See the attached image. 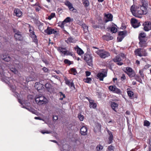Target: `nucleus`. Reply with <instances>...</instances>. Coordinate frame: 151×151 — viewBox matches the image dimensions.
<instances>
[{"mask_svg":"<svg viewBox=\"0 0 151 151\" xmlns=\"http://www.w3.org/2000/svg\"><path fill=\"white\" fill-rule=\"evenodd\" d=\"M130 9L133 15L140 18H142V15L145 14L147 12V8L141 5L137 6L133 5L131 6Z\"/></svg>","mask_w":151,"mask_h":151,"instance_id":"1","label":"nucleus"},{"mask_svg":"<svg viewBox=\"0 0 151 151\" xmlns=\"http://www.w3.org/2000/svg\"><path fill=\"white\" fill-rule=\"evenodd\" d=\"M0 74L1 77H2L1 80L2 81L5 82L6 83H7L11 88V90L13 92H14L16 90V87L15 86H11L10 85V78L7 77H6L5 73H4L3 69L1 68H0Z\"/></svg>","mask_w":151,"mask_h":151,"instance_id":"2","label":"nucleus"},{"mask_svg":"<svg viewBox=\"0 0 151 151\" xmlns=\"http://www.w3.org/2000/svg\"><path fill=\"white\" fill-rule=\"evenodd\" d=\"M35 101L36 103L39 105L45 104L47 103V99L41 94H40L36 96Z\"/></svg>","mask_w":151,"mask_h":151,"instance_id":"3","label":"nucleus"},{"mask_svg":"<svg viewBox=\"0 0 151 151\" xmlns=\"http://www.w3.org/2000/svg\"><path fill=\"white\" fill-rule=\"evenodd\" d=\"M96 53L102 58H105L110 55V53L104 50H99L96 52Z\"/></svg>","mask_w":151,"mask_h":151,"instance_id":"4","label":"nucleus"},{"mask_svg":"<svg viewBox=\"0 0 151 151\" xmlns=\"http://www.w3.org/2000/svg\"><path fill=\"white\" fill-rule=\"evenodd\" d=\"M134 54L136 56H138L140 57L142 56H145L147 55V53L146 52V50L144 49L138 48L136 49L134 51Z\"/></svg>","mask_w":151,"mask_h":151,"instance_id":"5","label":"nucleus"},{"mask_svg":"<svg viewBox=\"0 0 151 151\" xmlns=\"http://www.w3.org/2000/svg\"><path fill=\"white\" fill-rule=\"evenodd\" d=\"M83 59L86 62L88 65L90 66H92V57L91 55L87 53L85 54Z\"/></svg>","mask_w":151,"mask_h":151,"instance_id":"6","label":"nucleus"},{"mask_svg":"<svg viewBox=\"0 0 151 151\" xmlns=\"http://www.w3.org/2000/svg\"><path fill=\"white\" fill-rule=\"evenodd\" d=\"M109 89L110 91H112L113 93L119 95L122 94L121 90L117 88L115 86H109Z\"/></svg>","mask_w":151,"mask_h":151,"instance_id":"7","label":"nucleus"},{"mask_svg":"<svg viewBox=\"0 0 151 151\" xmlns=\"http://www.w3.org/2000/svg\"><path fill=\"white\" fill-rule=\"evenodd\" d=\"M107 75V72L104 70L102 72L99 73L97 75V77L101 81H103L104 78L106 77Z\"/></svg>","mask_w":151,"mask_h":151,"instance_id":"8","label":"nucleus"},{"mask_svg":"<svg viewBox=\"0 0 151 151\" xmlns=\"http://www.w3.org/2000/svg\"><path fill=\"white\" fill-rule=\"evenodd\" d=\"M131 23L132 26L134 28L138 27L140 25V22L137 19L134 18L131 19Z\"/></svg>","mask_w":151,"mask_h":151,"instance_id":"9","label":"nucleus"},{"mask_svg":"<svg viewBox=\"0 0 151 151\" xmlns=\"http://www.w3.org/2000/svg\"><path fill=\"white\" fill-rule=\"evenodd\" d=\"M44 32L47 35H50L52 34H55L57 31L51 27H48L47 29L45 30Z\"/></svg>","mask_w":151,"mask_h":151,"instance_id":"10","label":"nucleus"},{"mask_svg":"<svg viewBox=\"0 0 151 151\" xmlns=\"http://www.w3.org/2000/svg\"><path fill=\"white\" fill-rule=\"evenodd\" d=\"M126 32L124 31H120L118 33V36L117 38V40L119 42H121L125 37Z\"/></svg>","mask_w":151,"mask_h":151,"instance_id":"11","label":"nucleus"},{"mask_svg":"<svg viewBox=\"0 0 151 151\" xmlns=\"http://www.w3.org/2000/svg\"><path fill=\"white\" fill-rule=\"evenodd\" d=\"M144 29L146 31H148L151 30V22H145L144 24Z\"/></svg>","mask_w":151,"mask_h":151,"instance_id":"12","label":"nucleus"},{"mask_svg":"<svg viewBox=\"0 0 151 151\" xmlns=\"http://www.w3.org/2000/svg\"><path fill=\"white\" fill-rule=\"evenodd\" d=\"M113 61L115 62H117V64L119 65H121L123 64L122 62V59L119 56L117 55L113 59Z\"/></svg>","mask_w":151,"mask_h":151,"instance_id":"13","label":"nucleus"},{"mask_svg":"<svg viewBox=\"0 0 151 151\" xmlns=\"http://www.w3.org/2000/svg\"><path fill=\"white\" fill-rule=\"evenodd\" d=\"M14 32H15L14 37L16 40H22L21 33L20 32L18 31L16 32L15 30H14Z\"/></svg>","mask_w":151,"mask_h":151,"instance_id":"14","label":"nucleus"},{"mask_svg":"<svg viewBox=\"0 0 151 151\" xmlns=\"http://www.w3.org/2000/svg\"><path fill=\"white\" fill-rule=\"evenodd\" d=\"M102 37L104 39L107 41L112 40L113 39V36L111 35L109 33H106V35L103 36Z\"/></svg>","mask_w":151,"mask_h":151,"instance_id":"15","label":"nucleus"},{"mask_svg":"<svg viewBox=\"0 0 151 151\" xmlns=\"http://www.w3.org/2000/svg\"><path fill=\"white\" fill-rule=\"evenodd\" d=\"M64 80L66 85L69 86L70 88L73 87L74 88L75 87L74 83L73 81H72V80H70L68 79L66 77L64 78Z\"/></svg>","mask_w":151,"mask_h":151,"instance_id":"16","label":"nucleus"},{"mask_svg":"<svg viewBox=\"0 0 151 151\" xmlns=\"http://www.w3.org/2000/svg\"><path fill=\"white\" fill-rule=\"evenodd\" d=\"M86 99H88L89 102V106L90 108L95 109L96 108L97 105L95 103L94 101L90 99H89L88 98L86 97Z\"/></svg>","mask_w":151,"mask_h":151,"instance_id":"17","label":"nucleus"},{"mask_svg":"<svg viewBox=\"0 0 151 151\" xmlns=\"http://www.w3.org/2000/svg\"><path fill=\"white\" fill-rule=\"evenodd\" d=\"M57 50L60 53L61 55L65 56V52L66 49L65 48L62 47H58L57 48Z\"/></svg>","mask_w":151,"mask_h":151,"instance_id":"18","label":"nucleus"},{"mask_svg":"<svg viewBox=\"0 0 151 151\" xmlns=\"http://www.w3.org/2000/svg\"><path fill=\"white\" fill-rule=\"evenodd\" d=\"M87 131L86 127L85 126H83L80 130L81 133L82 135H86L87 134Z\"/></svg>","mask_w":151,"mask_h":151,"instance_id":"19","label":"nucleus"},{"mask_svg":"<svg viewBox=\"0 0 151 151\" xmlns=\"http://www.w3.org/2000/svg\"><path fill=\"white\" fill-rule=\"evenodd\" d=\"M108 133L109 135V137L108 143L110 144L112 142V140L113 139V136L112 132L109 130H107Z\"/></svg>","mask_w":151,"mask_h":151,"instance_id":"20","label":"nucleus"},{"mask_svg":"<svg viewBox=\"0 0 151 151\" xmlns=\"http://www.w3.org/2000/svg\"><path fill=\"white\" fill-rule=\"evenodd\" d=\"M75 50L77 52V53L79 55H81L84 54L83 51L78 46H77L75 47Z\"/></svg>","mask_w":151,"mask_h":151,"instance_id":"21","label":"nucleus"},{"mask_svg":"<svg viewBox=\"0 0 151 151\" xmlns=\"http://www.w3.org/2000/svg\"><path fill=\"white\" fill-rule=\"evenodd\" d=\"M105 16L106 18L105 21V22L106 23L109 21H112L113 16L111 14H106Z\"/></svg>","mask_w":151,"mask_h":151,"instance_id":"22","label":"nucleus"},{"mask_svg":"<svg viewBox=\"0 0 151 151\" xmlns=\"http://www.w3.org/2000/svg\"><path fill=\"white\" fill-rule=\"evenodd\" d=\"M111 106L112 109L116 112V109H117L118 106V104L115 102H111Z\"/></svg>","mask_w":151,"mask_h":151,"instance_id":"23","label":"nucleus"},{"mask_svg":"<svg viewBox=\"0 0 151 151\" xmlns=\"http://www.w3.org/2000/svg\"><path fill=\"white\" fill-rule=\"evenodd\" d=\"M14 12L17 17H20L22 14V12L18 9H15L14 10Z\"/></svg>","mask_w":151,"mask_h":151,"instance_id":"24","label":"nucleus"},{"mask_svg":"<svg viewBox=\"0 0 151 151\" xmlns=\"http://www.w3.org/2000/svg\"><path fill=\"white\" fill-rule=\"evenodd\" d=\"M127 74L129 77L132 78L134 77L135 78V79L137 80V75L135 76L136 73L134 71L130 73H127Z\"/></svg>","mask_w":151,"mask_h":151,"instance_id":"25","label":"nucleus"},{"mask_svg":"<svg viewBox=\"0 0 151 151\" xmlns=\"http://www.w3.org/2000/svg\"><path fill=\"white\" fill-rule=\"evenodd\" d=\"M2 58L4 61L7 62L9 61L10 60V58L9 56L6 55H3L2 57Z\"/></svg>","mask_w":151,"mask_h":151,"instance_id":"26","label":"nucleus"},{"mask_svg":"<svg viewBox=\"0 0 151 151\" xmlns=\"http://www.w3.org/2000/svg\"><path fill=\"white\" fill-rule=\"evenodd\" d=\"M101 129V125L99 124H97L95 127L94 129V130L95 132L97 131H100Z\"/></svg>","mask_w":151,"mask_h":151,"instance_id":"27","label":"nucleus"},{"mask_svg":"<svg viewBox=\"0 0 151 151\" xmlns=\"http://www.w3.org/2000/svg\"><path fill=\"white\" fill-rule=\"evenodd\" d=\"M142 6L147 8L148 5V1L147 0H142Z\"/></svg>","mask_w":151,"mask_h":151,"instance_id":"28","label":"nucleus"},{"mask_svg":"<svg viewBox=\"0 0 151 151\" xmlns=\"http://www.w3.org/2000/svg\"><path fill=\"white\" fill-rule=\"evenodd\" d=\"M139 44L140 45V47H142L144 46V44L145 43V41L142 38H140L139 37Z\"/></svg>","mask_w":151,"mask_h":151,"instance_id":"29","label":"nucleus"},{"mask_svg":"<svg viewBox=\"0 0 151 151\" xmlns=\"http://www.w3.org/2000/svg\"><path fill=\"white\" fill-rule=\"evenodd\" d=\"M77 73V70L76 68H73L70 69V74L73 75H76Z\"/></svg>","mask_w":151,"mask_h":151,"instance_id":"30","label":"nucleus"},{"mask_svg":"<svg viewBox=\"0 0 151 151\" xmlns=\"http://www.w3.org/2000/svg\"><path fill=\"white\" fill-rule=\"evenodd\" d=\"M29 32L31 34V36H35V32L33 31V28L31 26H29Z\"/></svg>","mask_w":151,"mask_h":151,"instance_id":"31","label":"nucleus"},{"mask_svg":"<svg viewBox=\"0 0 151 151\" xmlns=\"http://www.w3.org/2000/svg\"><path fill=\"white\" fill-rule=\"evenodd\" d=\"M82 27L83 28L85 32H87L88 31V27L85 24H83V25L82 26Z\"/></svg>","mask_w":151,"mask_h":151,"instance_id":"32","label":"nucleus"},{"mask_svg":"<svg viewBox=\"0 0 151 151\" xmlns=\"http://www.w3.org/2000/svg\"><path fill=\"white\" fill-rule=\"evenodd\" d=\"M83 81L85 83H90L92 81V79L90 78L87 77L86 78L83 79Z\"/></svg>","mask_w":151,"mask_h":151,"instance_id":"33","label":"nucleus"},{"mask_svg":"<svg viewBox=\"0 0 151 151\" xmlns=\"http://www.w3.org/2000/svg\"><path fill=\"white\" fill-rule=\"evenodd\" d=\"M117 29L116 27V26H112L111 27V31L112 33H116L117 31Z\"/></svg>","mask_w":151,"mask_h":151,"instance_id":"34","label":"nucleus"},{"mask_svg":"<svg viewBox=\"0 0 151 151\" xmlns=\"http://www.w3.org/2000/svg\"><path fill=\"white\" fill-rule=\"evenodd\" d=\"M73 19H72L69 17H68L64 20V21L67 23L72 22L73 21Z\"/></svg>","mask_w":151,"mask_h":151,"instance_id":"35","label":"nucleus"},{"mask_svg":"<svg viewBox=\"0 0 151 151\" xmlns=\"http://www.w3.org/2000/svg\"><path fill=\"white\" fill-rule=\"evenodd\" d=\"M127 93L128 96L129 97L130 99H132L134 95L133 92L132 91H127Z\"/></svg>","mask_w":151,"mask_h":151,"instance_id":"36","label":"nucleus"},{"mask_svg":"<svg viewBox=\"0 0 151 151\" xmlns=\"http://www.w3.org/2000/svg\"><path fill=\"white\" fill-rule=\"evenodd\" d=\"M68 8L70 11L73 12H76V10L73 8L72 6V4L69 6V7H68Z\"/></svg>","mask_w":151,"mask_h":151,"instance_id":"37","label":"nucleus"},{"mask_svg":"<svg viewBox=\"0 0 151 151\" xmlns=\"http://www.w3.org/2000/svg\"><path fill=\"white\" fill-rule=\"evenodd\" d=\"M43 23L40 22L38 25V29L40 31H42L44 29V27H43Z\"/></svg>","mask_w":151,"mask_h":151,"instance_id":"38","label":"nucleus"},{"mask_svg":"<svg viewBox=\"0 0 151 151\" xmlns=\"http://www.w3.org/2000/svg\"><path fill=\"white\" fill-rule=\"evenodd\" d=\"M55 16V13H51V14L48 17V19L50 20L52 19Z\"/></svg>","mask_w":151,"mask_h":151,"instance_id":"39","label":"nucleus"},{"mask_svg":"<svg viewBox=\"0 0 151 151\" xmlns=\"http://www.w3.org/2000/svg\"><path fill=\"white\" fill-rule=\"evenodd\" d=\"M60 98V100H63L64 98H65V94H63L61 92H60L59 93Z\"/></svg>","mask_w":151,"mask_h":151,"instance_id":"40","label":"nucleus"},{"mask_svg":"<svg viewBox=\"0 0 151 151\" xmlns=\"http://www.w3.org/2000/svg\"><path fill=\"white\" fill-rule=\"evenodd\" d=\"M83 4L85 7L88 6L89 4V1L88 0H85L83 1Z\"/></svg>","mask_w":151,"mask_h":151,"instance_id":"41","label":"nucleus"},{"mask_svg":"<svg viewBox=\"0 0 151 151\" xmlns=\"http://www.w3.org/2000/svg\"><path fill=\"white\" fill-rule=\"evenodd\" d=\"M22 107L26 109L33 114H35V111L33 109H32L31 108L29 109V108H26L24 106H22Z\"/></svg>","mask_w":151,"mask_h":151,"instance_id":"42","label":"nucleus"},{"mask_svg":"<svg viewBox=\"0 0 151 151\" xmlns=\"http://www.w3.org/2000/svg\"><path fill=\"white\" fill-rule=\"evenodd\" d=\"M126 70H127V72H126V73H127H127H130L131 72H132V71H133V70H132V69L130 68V67H127L126 68Z\"/></svg>","mask_w":151,"mask_h":151,"instance_id":"43","label":"nucleus"},{"mask_svg":"<svg viewBox=\"0 0 151 151\" xmlns=\"http://www.w3.org/2000/svg\"><path fill=\"white\" fill-rule=\"evenodd\" d=\"M65 55H70L71 56H73V52H70L69 50H66L65 52Z\"/></svg>","mask_w":151,"mask_h":151,"instance_id":"44","label":"nucleus"},{"mask_svg":"<svg viewBox=\"0 0 151 151\" xmlns=\"http://www.w3.org/2000/svg\"><path fill=\"white\" fill-rule=\"evenodd\" d=\"M78 117L80 121H82L83 120L84 117L83 115L79 114H78Z\"/></svg>","mask_w":151,"mask_h":151,"instance_id":"45","label":"nucleus"},{"mask_svg":"<svg viewBox=\"0 0 151 151\" xmlns=\"http://www.w3.org/2000/svg\"><path fill=\"white\" fill-rule=\"evenodd\" d=\"M64 62L65 64H68L69 65L72 64L71 62L67 59H65L64 61Z\"/></svg>","mask_w":151,"mask_h":151,"instance_id":"46","label":"nucleus"},{"mask_svg":"<svg viewBox=\"0 0 151 151\" xmlns=\"http://www.w3.org/2000/svg\"><path fill=\"white\" fill-rule=\"evenodd\" d=\"M144 125L147 127L149 126L150 124V123L147 120L144 121Z\"/></svg>","mask_w":151,"mask_h":151,"instance_id":"47","label":"nucleus"},{"mask_svg":"<svg viewBox=\"0 0 151 151\" xmlns=\"http://www.w3.org/2000/svg\"><path fill=\"white\" fill-rule=\"evenodd\" d=\"M114 147L112 145H110L108 147V149L109 151H114Z\"/></svg>","mask_w":151,"mask_h":151,"instance_id":"48","label":"nucleus"},{"mask_svg":"<svg viewBox=\"0 0 151 151\" xmlns=\"http://www.w3.org/2000/svg\"><path fill=\"white\" fill-rule=\"evenodd\" d=\"M146 37V35L145 33H141L140 34L139 36V37L140 38H145Z\"/></svg>","mask_w":151,"mask_h":151,"instance_id":"49","label":"nucleus"},{"mask_svg":"<svg viewBox=\"0 0 151 151\" xmlns=\"http://www.w3.org/2000/svg\"><path fill=\"white\" fill-rule=\"evenodd\" d=\"M10 70L12 71L15 74H17V71L16 69L15 68H10Z\"/></svg>","mask_w":151,"mask_h":151,"instance_id":"50","label":"nucleus"},{"mask_svg":"<svg viewBox=\"0 0 151 151\" xmlns=\"http://www.w3.org/2000/svg\"><path fill=\"white\" fill-rule=\"evenodd\" d=\"M103 148V147L100 145H98L96 147V149L97 151H99L100 150H102Z\"/></svg>","mask_w":151,"mask_h":151,"instance_id":"51","label":"nucleus"},{"mask_svg":"<svg viewBox=\"0 0 151 151\" xmlns=\"http://www.w3.org/2000/svg\"><path fill=\"white\" fill-rule=\"evenodd\" d=\"M65 4L68 7H69V6L72 5V4L69 1H67L65 2Z\"/></svg>","mask_w":151,"mask_h":151,"instance_id":"52","label":"nucleus"},{"mask_svg":"<svg viewBox=\"0 0 151 151\" xmlns=\"http://www.w3.org/2000/svg\"><path fill=\"white\" fill-rule=\"evenodd\" d=\"M67 41L69 42H72V43L74 42L73 39L72 37H69Z\"/></svg>","mask_w":151,"mask_h":151,"instance_id":"53","label":"nucleus"},{"mask_svg":"<svg viewBox=\"0 0 151 151\" xmlns=\"http://www.w3.org/2000/svg\"><path fill=\"white\" fill-rule=\"evenodd\" d=\"M41 132L43 134H45V133L49 134L50 133V131L42 130L41 131Z\"/></svg>","mask_w":151,"mask_h":151,"instance_id":"54","label":"nucleus"},{"mask_svg":"<svg viewBox=\"0 0 151 151\" xmlns=\"http://www.w3.org/2000/svg\"><path fill=\"white\" fill-rule=\"evenodd\" d=\"M32 38H34V39H33V41L34 42H35L36 43H37V37L36 35H35V36H32Z\"/></svg>","mask_w":151,"mask_h":151,"instance_id":"55","label":"nucleus"},{"mask_svg":"<svg viewBox=\"0 0 151 151\" xmlns=\"http://www.w3.org/2000/svg\"><path fill=\"white\" fill-rule=\"evenodd\" d=\"M77 23L81 26L83 25V24L84 23H83L81 21H80V20H78L76 22Z\"/></svg>","mask_w":151,"mask_h":151,"instance_id":"56","label":"nucleus"},{"mask_svg":"<svg viewBox=\"0 0 151 151\" xmlns=\"http://www.w3.org/2000/svg\"><path fill=\"white\" fill-rule=\"evenodd\" d=\"M126 79V77L125 76V74H123L122 76L121 77V79L122 81H123L124 80H125Z\"/></svg>","mask_w":151,"mask_h":151,"instance_id":"57","label":"nucleus"},{"mask_svg":"<svg viewBox=\"0 0 151 151\" xmlns=\"http://www.w3.org/2000/svg\"><path fill=\"white\" fill-rule=\"evenodd\" d=\"M51 86V85L48 83H47L45 85V87L46 88H50Z\"/></svg>","mask_w":151,"mask_h":151,"instance_id":"58","label":"nucleus"},{"mask_svg":"<svg viewBox=\"0 0 151 151\" xmlns=\"http://www.w3.org/2000/svg\"><path fill=\"white\" fill-rule=\"evenodd\" d=\"M58 26L60 27H61V28H63L64 27L63 26V24L62 23V21H60L58 23Z\"/></svg>","mask_w":151,"mask_h":151,"instance_id":"59","label":"nucleus"},{"mask_svg":"<svg viewBox=\"0 0 151 151\" xmlns=\"http://www.w3.org/2000/svg\"><path fill=\"white\" fill-rule=\"evenodd\" d=\"M86 76H88L91 75V73L89 71H86Z\"/></svg>","mask_w":151,"mask_h":151,"instance_id":"60","label":"nucleus"},{"mask_svg":"<svg viewBox=\"0 0 151 151\" xmlns=\"http://www.w3.org/2000/svg\"><path fill=\"white\" fill-rule=\"evenodd\" d=\"M139 73L140 75L141 76V77H143L144 76V74L143 73V71L141 70H139Z\"/></svg>","mask_w":151,"mask_h":151,"instance_id":"61","label":"nucleus"},{"mask_svg":"<svg viewBox=\"0 0 151 151\" xmlns=\"http://www.w3.org/2000/svg\"><path fill=\"white\" fill-rule=\"evenodd\" d=\"M53 119L54 120H57L58 119V117L57 116L53 115Z\"/></svg>","mask_w":151,"mask_h":151,"instance_id":"62","label":"nucleus"},{"mask_svg":"<svg viewBox=\"0 0 151 151\" xmlns=\"http://www.w3.org/2000/svg\"><path fill=\"white\" fill-rule=\"evenodd\" d=\"M26 81H27L28 82H29V81H32L33 80V79L32 78H29L28 77L27 78H26Z\"/></svg>","mask_w":151,"mask_h":151,"instance_id":"63","label":"nucleus"},{"mask_svg":"<svg viewBox=\"0 0 151 151\" xmlns=\"http://www.w3.org/2000/svg\"><path fill=\"white\" fill-rule=\"evenodd\" d=\"M43 70L45 72H47L48 70L46 68H43Z\"/></svg>","mask_w":151,"mask_h":151,"instance_id":"64","label":"nucleus"}]
</instances>
